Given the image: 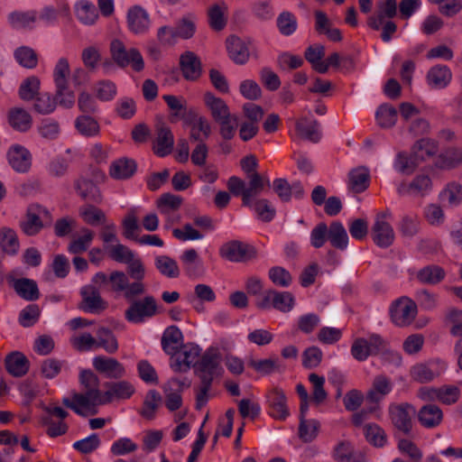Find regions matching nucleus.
I'll return each mask as SVG.
<instances>
[{
	"label": "nucleus",
	"instance_id": "1",
	"mask_svg": "<svg viewBox=\"0 0 462 462\" xmlns=\"http://www.w3.org/2000/svg\"><path fill=\"white\" fill-rule=\"evenodd\" d=\"M221 354L217 346L208 347L194 365L196 374L200 380V386L196 394V408L201 409L208 402V393L213 380L223 372L220 365Z\"/></svg>",
	"mask_w": 462,
	"mask_h": 462
},
{
	"label": "nucleus",
	"instance_id": "2",
	"mask_svg": "<svg viewBox=\"0 0 462 462\" xmlns=\"http://www.w3.org/2000/svg\"><path fill=\"white\" fill-rule=\"evenodd\" d=\"M79 383L86 389L85 393H74L73 398L83 408L88 409L91 415L97 413V406L99 405L101 392L98 389L99 379L91 370L84 369L79 374Z\"/></svg>",
	"mask_w": 462,
	"mask_h": 462
},
{
	"label": "nucleus",
	"instance_id": "3",
	"mask_svg": "<svg viewBox=\"0 0 462 462\" xmlns=\"http://www.w3.org/2000/svg\"><path fill=\"white\" fill-rule=\"evenodd\" d=\"M110 283V290L116 293H122L124 299L136 294L139 285L130 284L129 277L123 271H113L109 276L103 272L97 273L91 279V283L99 289L103 284Z\"/></svg>",
	"mask_w": 462,
	"mask_h": 462
},
{
	"label": "nucleus",
	"instance_id": "4",
	"mask_svg": "<svg viewBox=\"0 0 462 462\" xmlns=\"http://www.w3.org/2000/svg\"><path fill=\"white\" fill-rule=\"evenodd\" d=\"M416 413L413 405L408 402L391 403L388 414L394 430L404 436H410L412 432V418Z\"/></svg>",
	"mask_w": 462,
	"mask_h": 462
},
{
	"label": "nucleus",
	"instance_id": "5",
	"mask_svg": "<svg viewBox=\"0 0 462 462\" xmlns=\"http://www.w3.org/2000/svg\"><path fill=\"white\" fill-rule=\"evenodd\" d=\"M125 300L130 305L125 311V319L130 323H143L157 313V303L153 296L148 295L141 300L133 298Z\"/></svg>",
	"mask_w": 462,
	"mask_h": 462
},
{
	"label": "nucleus",
	"instance_id": "6",
	"mask_svg": "<svg viewBox=\"0 0 462 462\" xmlns=\"http://www.w3.org/2000/svg\"><path fill=\"white\" fill-rule=\"evenodd\" d=\"M110 52L113 60L120 68L132 65L134 70L139 72L144 68V61L140 51L135 48L126 49L124 42L118 39L113 40L110 44Z\"/></svg>",
	"mask_w": 462,
	"mask_h": 462
},
{
	"label": "nucleus",
	"instance_id": "7",
	"mask_svg": "<svg viewBox=\"0 0 462 462\" xmlns=\"http://www.w3.org/2000/svg\"><path fill=\"white\" fill-rule=\"evenodd\" d=\"M428 143V141L420 139L413 145L411 156L404 152L398 153L394 165L395 169L402 173H412L420 162L424 161L426 157L433 155V152L426 149Z\"/></svg>",
	"mask_w": 462,
	"mask_h": 462
},
{
	"label": "nucleus",
	"instance_id": "8",
	"mask_svg": "<svg viewBox=\"0 0 462 462\" xmlns=\"http://www.w3.org/2000/svg\"><path fill=\"white\" fill-rule=\"evenodd\" d=\"M221 258L232 263H245L256 258L255 247L240 240H230L219 248Z\"/></svg>",
	"mask_w": 462,
	"mask_h": 462
},
{
	"label": "nucleus",
	"instance_id": "9",
	"mask_svg": "<svg viewBox=\"0 0 462 462\" xmlns=\"http://www.w3.org/2000/svg\"><path fill=\"white\" fill-rule=\"evenodd\" d=\"M393 322L399 327L410 325L417 315V305L408 297L396 300L390 309Z\"/></svg>",
	"mask_w": 462,
	"mask_h": 462
},
{
	"label": "nucleus",
	"instance_id": "10",
	"mask_svg": "<svg viewBox=\"0 0 462 462\" xmlns=\"http://www.w3.org/2000/svg\"><path fill=\"white\" fill-rule=\"evenodd\" d=\"M81 301L79 309L88 313L99 314L106 310L108 303L101 297L99 288L87 284L80 289Z\"/></svg>",
	"mask_w": 462,
	"mask_h": 462
},
{
	"label": "nucleus",
	"instance_id": "11",
	"mask_svg": "<svg viewBox=\"0 0 462 462\" xmlns=\"http://www.w3.org/2000/svg\"><path fill=\"white\" fill-rule=\"evenodd\" d=\"M226 47L229 59L236 65H245L253 53L252 42L236 35L226 38Z\"/></svg>",
	"mask_w": 462,
	"mask_h": 462
},
{
	"label": "nucleus",
	"instance_id": "12",
	"mask_svg": "<svg viewBox=\"0 0 462 462\" xmlns=\"http://www.w3.org/2000/svg\"><path fill=\"white\" fill-rule=\"evenodd\" d=\"M266 402L269 415L278 420H285L290 411L287 406V398L284 392L274 387L266 393Z\"/></svg>",
	"mask_w": 462,
	"mask_h": 462
},
{
	"label": "nucleus",
	"instance_id": "13",
	"mask_svg": "<svg viewBox=\"0 0 462 462\" xmlns=\"http://www.w3.org/2000/svg\"><path fill=\"white\" fill-rule=\"evenodd\" d=\"M127 26L131 32L143 35L148 32L151 25L150 15L140 5H134L127 11Z\"/></svg>",
	"mask_w": 462,
	"mask_h": 462
},
{
	"label": "nucleus",
	"instance_id": "14",
	"mask_svg": "<svg viewBox=\"0 0 462 462\" xmlns=\"http://www.w3.org/2000/svg\"><path fill=\"white\" fill-rule=\"evenodd\" d=\"M200 353L199 346L194 344H183L179 347L174 362L171 365L175 372H187L191 365H195Z\"/></svg>",
	"mask_w": 462,
	"mask_h": 462
},
{
	"label": "nucleus",
	"instance_id": "15",
	"mask_svg": "<svg viewBox=\"0 0 462 462\" xmlns=\"http://www.w3.org/2000/svg\"><path fill=\"white\" fill-rule=\"evenodd\" d=\"M107 390L102 393L99 405L113 402L114 399H129L134 393V387L127 381L106 382Z\"/></svg>",
	"mask_w": 462,
	"mask_h": 462
},
{
	"label": "nucleus",
	"instance_id": "16",
	"mask_svg": "<svg viewBox=\"0 0 462 462\" xmlns=\"http://www.w3.org/2000/svg\"><path fill=\"white\" fill-rule=\"evenodd\" d=\"M93 366L107 378L120 379L125 375V366L116 358L97 356L93 358Z\"/></svg>",
	"mask_w": 462,
	"mask_h": 462
},
{
	"label": "nucleus",
	"instance_id": "17",
	"mask_svg": "<svg viewBox=\"0 0 462 462\" xmlns=\"http://www.w3.org/2000/svg\"><path fill=\"white\" fill-rule=\"evenodd\" d=\"M74 188L78 195L84 200L92 204H100L103 200L101 191L95 181L86 176H79L74 181Z\"/></svg>",
	"mask_w": 462,
	"mask_h": 462
},
{
	"label": "nucleus",
	"instance_id": "18",
	"mask_svg": "<svg viewBox=\"0 0 462 462\" xmlns=\"http://www.w3.org/2000/svg\"><path fill=\"white\" fill-rule=\"evenodd\" d=\"M180 68L183 78L189 81H196L202 73V65L199 58L193 51H185L180 57Z\"/></svg>",
	"mask_w": 462,
	"mask_h": 462
},
{
	"label": "nucleus",
	"instance_id": "19",
	"mask_svg": "<svg viewBox=\"0 0 462 462\" xmlns=\"http://www.w3.org/2000/svg\"><path fill=\"white\" fill-rule=\"evenodd\" d=\"M174 137L171 129L163 124L156 126V138L153 142V152L159 157L170 154L173 150Z\"/></svg>",
	"mask_w": 462,
	"mask_h": 462
},
{
	"label": "nucleus",
	"instance_id": "20",
	"mask_svg": "<svg viewBox=\"0 0 462 462\" xmlns=\"http://www.w3.org/2000/svg\"><path fill=\"white\" fill-rule=\"evenodd\" d=\"M7 159L11 167L17 172H27L32 165V155L22 145L12 146L7 152Z\"/></svg>",
	"mask_w": 462,
	"mask_h": 462
},
{
	"label": "nucleus",
	"instance_id": "21",
	"mask_svg": "<svg viewBox=\"0 0 462 462\" xmlns=\"http://www.w3.org/2000/svg\"><path fill=\"white\" fill-rule=\"evenodd\" d=\"M184 385V383L177 378H171L164 384L165 405L169 411H174L181 407V392L183 391Z\"/></svg>",
	"mask_w": 462,
	"mask_h": 462
},
{
	"label": "nucleus",
	"instance_id": "22",
	"mask_svg": "<svg viewBox=\"0 0 462 462\" xmlns=\"http://www.w3.org/2000/svg\"><path fill=\"white\" fill-rule=\"evenodd\" d=\"M436 363L440 364V367L438 370H434L432 366L435 362L429 364H417L411 369V378L420 383H430L434 378L439 376L441 373L446 369V364L444 362L437 361Z\"/></svg>",
	"mask_w": 462,
	"mask_h": 462
},
{
	"label": "nucleus",
	"instance_id": "23",
	"mask_svg": "<svg viewBox=\"0 0 462 462\" xmlns=\"http://www.w3.org/2000/svg\"><path fill=\"white\" fill-rule=\"evenodd\" d=\"M393 390V383L389 377L378 374L374 378L372 387L366 393V400L371 403L380 402Z\"/></svg>",
	"mask_w": 462,
	"mask_h": 462
},
{
	"label": "nucleus",
	"instance_id": "24",
	"mask_svg": "<svg viewBox=\"0 0 462 462\" xmlns=\"http://www.w3.org/2000/svg\"><path fill=\"white\" fill-rule=\"evenodd\" d=\"M137 170L134 160L123 157L114 161L109 168V175L117 180H128L134 176Z\"/></svg>",
	"mask_w": 462,
	"mask_h": 462
},
{
	"label": "nucleus",
	"instance_id": "25",
	"mask_svg": "<svg viewBox=\"0 0 462 462\" xmlns=\"http://www.w3.org/2000/svg\"><path fill=\"white\" fill-rule=\"evenodd\" d=\"M183 345V335L177 326H170L165 329L162 337V347L163 351L171 356H175L179 347Z\"/></svg>",
	"mask_w": 462,
	"mask_h": 462
},
{
	"label": "nucleus",
	"instance_id": "26",
	"mask_svg": "<svg viewBox=\"0 0 462 462\" xmlns=\"http://www.w3.org/2000/svg\"><path fill=\"white\" fill-rule=\"evenodd\" d=\"M373 240L376 245L387 248L394 241V231L387 221L375 220L372 227Z\"/></svg>",
	"mask_w": 462,
	"mask_h": 462
},
{
	"label": "nucleus",
	"instance_id": "27",
	"mask_svg": "<svg viewBox=\"0 0 462 462\" xmlns=\"http://www.w3.org/2000/svg\"><path fill=\"white\" fill-rule=\"evenodd\" d=\"M418 420L423 427L433 429L442 422L443 412L436 404H425L418 411Z\"/></svg>",
	"mask_w": 462,
	"mask_h": 462
},
{
	"label": "nucleus",
	"instance_id": "28",
	"mask_svg": "<svg viewBox=\"0 0 462 462\" xmlns=\"http://www.w3.org/2000/svg\"><path fill=\"white\" fill-rule=\"evenodd\" d=\"M127 264V273L134 282H130V284H138L140 288H138L136 294L133 295L130 298H125V300H132L133 298H138L142 296L145 292V285L143 282V280L145 277V268L143 263L140 258H136L135 256L133 260Z\"/></svg>",
	"mask_w": 462,
	"mask_h": 462
},
{
	"label": "nucleus",
	"instance_id": "29",
	"mask_svg": "<svg viewBox=\"0 0 462 462\" xmlns=\"http://www.w3.org/2000/svg\"><path fill=\"white\" fill-rule=\"evenodd\" d=\"M5 365L7 372L14 377H22L29 370V360L18 351L9 354L5 357Z\"/></svg>",
	"mask_w": 462,
	"mask_h": 462
},
{
	"label": "nucleus",
	"instance_id": "30",
	"mask_svg": "<svg viewBox=\"0 0 462 462\" xmlns=\"http://www.w3.org/2000/svg\"><path fill=\"white\" fill-rule=\"evenodd\" d=\"M14 291L25 300L34 301L40 298L37 282L29 278H20L14 281Z\"/></svg>",
	"mask_w": 462,
	"mask_h": 462
},
{
	"label": "nucleus",
	"instance_id": "31",
	"mask_svg": "<svg viewBox=\"0 0 462 462\" xmlns=\"http://www.w3.org/2000/svg\"><path fill=\"white\" fill-rule=\"evenodd\" d=\"M370 183V172L368 168L360 166L351 170L348 173L349 188L356 193L365 191Z\"/></svg>",
	"mask_w": 462,
	"mask_h": 462
},
{
	"label": "nucleus",
	"instance_id": "32",
	"mask_svg": "<svg viewBox=\"0 0 462 462\" xmlns=\"http://www.w3.org/2000/svg\"><path fill=\"white\" fill-rule=\"evenodd\" d=\"M204 101L206 106L209 108L215 121L226 119L227 116H232L226 103L222 98L216 97L213 93L207 92L204 95Z\"/></svg>",
	"mask_w": 462,
	"mask_h": 462
},
{
	"label": "nucleus",
	"instance_id": "33",
	"mask_svg": "<svg viewBox=\"0 0 462 462\" xmlns=\"http://www.w3.org/2000/svg\"><path fill=\"white\" fill-rule=\"evenodd\" d=\"M451 71L446 65H436L430 68L427 73L428 83L434 88L447 87L451 80Z\"/></svg>",
	"mask_w": 462,
	"mask_h": 462
},
{
	"label": "nucleus",
	"instance_id": "34",
	"mask_svg": "<svg viewBox=\"0 0 462 462\" xmlns=\"http://www.w3.org/2000/svg\"><path fill=\"white\" fill-rule=\"evenodd\" d=\"M296 130L300 137L308 141L318 143L320 140L319 124L315 119H300L296 123Z\"/></svg>",
	"mask_w": 462,
	"mask_h": 462
},
{
	"label": "nucleus",
	"instance_id": "35",
	"mask_svg": "<svg viewBox=\"0 0 462 462\" xmlns=\"http://www.w3.org/2000/svg\"><path fill=\"white\" fill-rule=\"evenodd\" d=\"M328 241L332 247L344 251L348 245V236L343 224L333 221L328 226Z\"/></svg>",
	"mask_w": 462,
	"mask_h": 462
},
{
	"label": "nucleus",
	"instance_id": "36",
	"mask_svg": "<svg viewBox=\"0 0 462 462\" xmlns=\"http://www.w3.org/2000/svg\"><path fill=\"white\" fill-rule=\"evenodd\" d=\"M8 122L14 130L23 133L32 127V118L23 108L15 107L9 111Z\"/></svg>",
	"mask_w": 462,
	"mask_h": 462
},
{
	"label": "nucleus",
	"instance_id": "37",
	"mask_svg": "<svg viewBox=\"0 0 462 462\" xmlns=\"http://www.w3.org/2000/svg\"><path fill=\"white\" fill-rule=\"evenodd\" d=\"M446 273L439 265L430 264L421 268L416 275L417 280L423 284L435 285L444 280Z\"/></svg>",
	"mask_w": 462,
	"mask_h": 462
},
{
	"label": "nucleus",
	"instance_id": "38",
	"mask_svg": "<svg viewBox=\"0 0 462 462\" xmlns=\"http://www.w3.org/2000/svg\"><path fill=\"white\" fill-rule=\"evenodd\" d=\"M19 241L15 231L4 226L0 229V248L7 254L14 255L19 250Z\"/></svg>",
	"mask_w": 462,
	"mask_h": 462
},
{
	"label": "nucleus",
	"instance_id": "39",
	"mask_svg": "<svg viewBox=\"0 0 462 462\" xmlns=\"http://www.w3.org/2000/svg\"><path fill=\"white\" fill-rule=\"evenodd\" d=\"M75 12L77 18L86 25L94 24L98 17L96 6L87 0L77 3Z\"/></svg>",
	"mask_w": 462,
	"mask_h": 462
},
{
	"label": "nucleus",
	"instance_id": "40",
	"mask_svg": "<svg viewBox=\"0 0 462 462\" xmlns=\"http://www.w3.org/2000/svg\"><path fill=\"white\" fill-rule=\"evenodd\" d=\"M7 19L14 29H31V24L34 23L37 20V14L35 11H14L8 14Z\"/></svg>",
	"mask_w": 462,
	"mask_h": 462
},
{
	"label": "nucleus",
	"instance_id": "41",
	"mask_svg": "<svg viewBox=\"0 0 462 462\" xmlns=\"http://www.w3.org/2000/svg\"><path fill=\"white\" fill-rule=\"evenodd\" d=\"M79 216L90 226L104 225L106 222L105 212L95 204H87L79 208Z\"/></svg>",
	"mask_w": 462,
	"mask_h": 462
},
{
	"label": "nucleus",
	"instance_id": "42",
	"mask_svg": "<svg viewBox=\"0 0 462 462\" xmlns=\"http://www.w3.org/2000/svg\"><path fill=\"white\" fill-rule=\"evenodd\" d=\"M196 20L193 14H187L178 20L174 27L177 38L188 40L193 37L196 32Z\"/></svg>",
	"mask_w": 462,
	"mask_h": 462
},
{
	"label": "nucleus",
	"instance_id": "43",
	"mask_svg": "<svg viewBox=\"0 0 462 462\" xmlns=\"http://www.w3.org/2000/svg\"><path fill=\"white\" fill-rule=\"evenodd\" d=\"M97 347H102L108 354L118 349V342L111 329L101 327L97 330Z\"/></svg>",
	"mask_w": 462,
	"mask_h": 462
},
{
	"label": "nucleus",
	"instance_id": "44",
	"mask_svg": "<svg viewBox=\"0 0 462 462\" xmlns=\"http://www.w3.org/2000/svg\"><path fill=\"white\" fill-rule=\"evenodd\" d=\"M154 265L161 274L168 278L180 276V268L177 262L168 255H158L154 259Z\"/></svg>",
	"mask_w": 462,
	"mask_h": 462
},
{
	"label": "nucleus",
	"instance_id": "45",
	"mask_svg": "<svg viewBox=\"0 0 462 462\" xmlns=\"http://www.w3.org/2000/svg\"><path fill=\"white\" fill-rule=\"evenodd\" d=\"M185 273L189 277H195L200 273L201 263L195 249L186 250L180 256Z\"/></svg>",
	"mask_w": 462,
	"mask_h": 462
},
{
	"label": "nucleus",
	"instance_id": "46",
	"mask_svg": "<svg viewBox=\"0 0 462 462\" xmlns=\"http://www.w3.org/2000/svg\"><path fill=\"white\" fill-rule=\"evenodd\" d=\"M75 127L80 134L86 137L96 136L100 131L97 121L88 115L78 116L75 120Z\"/></svg>",
	"mask_w": 462,
	"mask_h": 462
},
{
	"label": "nucleus",
	"instance_id": "47",
	"mask_svg": "<svg viewBox=\"0 0 462 462\" xmlns=\"http://www.w3.org/2000/svg\"><path fill=\"white\" fill-rule=\"evenodd\" d=\"M365 439L374 447L382 448L387 442V435L383 428L375 423H369L364 427Z\"/></svg>",
	"mask_w": 462,
	"mask_h": 462
},
{
	"label": "nucleus",
	"instance_id": "48",
	"mask_svg": "<svg viewBox=\"0 0 462 462\" xmlns=\"http://www.w3.org/2000/svg\"><path fill=\"white\" fill-rule=\"evenodd\" d=\"M105 250L113 261L121 263L126 264L135 256L134 253L131 249L120 243L106 245Z\"/></svg>",
	"mask_w": 462,
	"mask_h": 462
},
{
	"label": "nucleus",
	"instance_id": "49",
	"mask_svg": "<svg viewBox=\"0 0 462 462\" xmlns=\"http://www.w3.org/2000/svg\"><path fill=\"white\" fill-rule=\"evenodd\" d=\"M397 116V110L387 104L380 106L375 114L376 121L383 128L393 127L396 124Z\"/></svg>",
	"mask_w": 462,
	"mask_h": 462
},
{
	"label": "nucleus",
	"instance_id": "50",
	"mask_svg": "<svg viewBox=\"0 0 462 462\" xmlns=\"http://www.w3.org/2000/svg\"><path fill=\"white\" fill-rule=\"evenodd\" d=\"M40 79L36 76L26 78L19 88V97L24 101H30L35 98L39 94Z\"/></svg>",
	"mask_w": 462,
	"mask_h": 462
},
{
	"label": "nucleus",
	"instance_id": "51",
	"mask_svg": "<svg viewBox=\"0 0 462 462\" xmlns=\"http://www.w3.org/2000/svg\"><path fill=\"white\" fill-rule=\"evenodd\" d=\"M250 208L254 210L258 218L263 222H271L276 215L274 207L266 199H255Z\"/></svg>",
	"mask_w": 462,
	"mask_h": 462
},
{
	"label": "nucleus",
	"instance_id": "52",
	"mask_svg": "<svg viewBox=\"0 0 462 462\" xmlns=\"http://www.w3.org/2000/svg\"><path fill=\"white\" fill-rule=\"evenodd\" d=\"M14 58L21 66L26 69H33L38 64V56L36 52L27 46L17 48L14 51Z\"/></svg>",
	"mask_w": 462,
	"mask_h": 462
},
{
	"label": "nucleus",
	"instance_id": "53",
	"mask_svg": "<svg viewBox=\"0 0 462 462\" xmlns=\"http://www.w3.org/2000/svg\"><path fill=\"white\" fill-rule=\"evenodd\" d=\"M161 401V394L156 390H150L143 401V409L140 412L141 415L148 420L153 419L155 411L158 409Z\"/></svg>",
	"mask_w": 462,
	"mask_h": 462
},
{
	"label": "nucleus",
	"instance_id": "54",
	"mask_svg": "<svg viewBox=\"0 0 462 462\" xmlns=\"http://www.w3.org/2000/svg\"><path fill=\"white\" fill-rule=\"evenodd\" d=\"M83 236L78 237L77 239L72 240L69 246L68 251L73 254H79L84 253L88 248L90 243L94 238L93 231L83 228L82 229Z\"/></svg>",
	"mask_w": 462,
	"mask_h": 462
},
{
	"label": "nucleus",
	"instance_id": "55",
	"mask_svg": "<svg viewBox=\"0 0 462 462\" xmlns=\"http://www.w3.org/2000/svg\"><path fill=\"white\" fill-rule=\"evenodd\" d=\"M440 199L449 207H456L462 201V186L458 183H450L440 193Z\"/></svg>",
	"mask_w": 462,
	"mask_h": 462
},
{
	"label": "nucleus",
	"instance_id": "56",
	"mask_svg": "<svg viewBox=\"0 0 462 462\" xmlns=\"http://www.w3.org/2000/svg\"><path fill=\"white\" fill-rule=\"evenodd\" d=\"M181 204L182 198L171 193H164L157 200V208L162 214H169L171 211H175L180 208Z\"/></svg>",
	"mask_w": 462,
	"mask_h": 462
},
{
	"label": "nucleus",
	"instance_id": "57",
	"mask_svg": "<svg viewBox=\"0 0 462 462\" xmlns=\"http://www.w3.org/2000/svg\"><path fill=\"white\" fill-rule=\"evenodd\" d=\"M41 316V310L37 304H30L20 311L18 321L23 328H30L36 324Z\"/></svg>",
	"mask_w": 462,
	"mask_h": 462
},
{
	"label": "nucleus",
	"instance_id": "58",
	"mask_svg": "<svg viewBox=\"0 0 462 462\" xmlns=\"http://www.w3.org/2000/svg\"><path fill=\"white\" fill-rule=\"evenodd\" d=\"M294 297L289 291H277L273 290V308L282 312H289L294 306Z\"/></svg>",
	"mask_w": 462,
	"mask_h": 462
},
{
	"label": "nucleus",
	"instance_id": "59",
	"mask_svg": "<svg viewBox=\"0 0 462 462\" xmlns=\"http://www.w3.org/2000/svg\"><path fill=\"white\" fill-rule=\"evenodd\" d=\"M248 365L262 375H269L280 368L278 360L274 358L260 360L250 359L248 361Z\"/></svg>",
	"mask_w": 462,
	"mask_h": 462
},
{
	"label": "nucleus",
	"instance_id": "60",
	"mask_svg": "<svg viewBox=\"0 0 462 462\" xmlns=\"http://www.w3.org/2000/svg\"><path fill=\"white\" fill-rule=\"evenodd\" d=\"M277 27L279 32L284 35H291L297 30L296 17L290 12H282L277 17Z\"/></svg>",
	"mask_w": 462,
	"mask_h": 462
},
{
	"label": "nucleus",
	"instance_id": "61",
	"mask_svg": "<svg viewBox=\"0 0 462 462\" xmlns=\"http://www.w3.org/2000/svg\"><path fill=\"white\" fill-rule=\"evenodd\" d=\"M69 74V61L65 58H60L55 65L53 70V79L55 87L60 88V91L63 88L64 85L68 84L67 77Z\"/></svg>",
	"mask_w": 462,
	"mask_h": 462
},
{
	"label": "nucleus",
	"instance_id": "62",
	"mask_svg": "<svg viewBox=\"0 0 462 462\" xmlns=\"http://www.w3.org/2000/svg\"><path fill=\"white\" fill-rule=\"evenodd\" d=\"M34 109L42 115L52 113L57 106L55 98L51 97L49 93L38 94L34 98Z\"/></svg>",
	"mask_w": 462,
	"mask_h": 462
},
{
	"label": "nucleus",
	"instance_id": "63",
	"mask_svg": "<svg viewBox=\"0 0 462 462\" xmlns=\"http://www.w3.org/2000/svg\"><path fill=\"white\" fill-rule=\"evenodd\" d=\"M20 226L24 234L32 236L42 229L43 223L37 214L28 211L25 220L21 222Z\"/></svg>",
	"mask_w": 462,
	"mask_h": 462
},
{
	"label": "nucleus",
	"instance_id": "64",
	"mask_svg": "<svg viewBox=\"0 0 462 462\" xmlns=\"http://www.w3.org/2000/svg\"><path fill=\"white\" fill-rule=\"evenodd\" d=\"M38 132L40 135L49 141H52L58 138L60 128L57 121L50 118L43 119L38 126Z\"/></svg>",
	"mask_w": 462,
	"mask_h": 462
}]
</instances>
